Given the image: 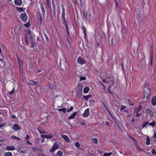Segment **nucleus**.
<instances>
[{"instance_id": "f704fd0d", "label": "nucleus", "mask_w": 156, "mask_h": 156, "mask_svg": "<svg viewBox=\"0 0 156 156\" xmlns=\"http://www.w3.org/2000/svg\"><path fill=\"white\" fill-rule=\"evenodd\" d=\"M149 122L148 121L144 123H143L142 124V127L143 128H144L149 123Z\"/></svg>"}, {"instance_id": "f3484780", "label": "nucleus", "mask_w": 156, "mask_h": 156, "mask_svg": "<svg viewBox=\"0 0 156 156\" xmlns=\"http://www.w3.org/2000/svg\"><path fill=\"white\" fill-rule=\"evenodd\" d=\"M41 9L42 10V12L43 14V16L44 17H45V11L44 10V7L43 5L42 4H41Z\"/></svg>"}, {"instance_id": "aec40b11", "label": "nucleus", "mask_w": 156, "mask_h": 156, "mask_svg": "<svg viewBox=\"0 0 156 156\" xmlns=\"http://www.w3.org/2000/svg\"><path fill=\"white\" fill-rule=\"evenodd\" d=\"M61 7L62 9V16H65V8L64 5L62 4H61Z\"/></svg>"}, {"instance_id": "052dcab7", "label": "nucleus", "mask_w": 156, "mask_h": 156, "mask_svg": "<svg viewBox=\"0 0 156 156\" xmlns=\"http://www.w3.org/2000/svg\"><path fill=\"white\" fill-rule=\"evenodd\" d=\"M151 153L152 154H156V153H155V151L154 149H152V151H151Z\"/></svg>"}, {"instance_id": "c85d7f7f", "label": "nucleus", "mask_w": 156, "mask_h": 156, "mask_svg": "<svg viewBox=\"0 0 156 156\" xmlns=\"http://www.w3.org/2000/svg\"><path fill=\"white\" fill-rule=\"evenodd\" d=\"M46 4L48 8H51V5L49 0H46Z\"/></svg>"}, {"instance_id": "1a4fd4ad", "label": "nucleus", "mask_w": 156, "mask_h": 156, "mask_svg": "<svg viewBox=\"0 0 156 156\" xmlns=\"http://www.w3.org/2000/svg\"><path fill=\"white\" fill-rule=\"evenodd\" d=\"M127 29H126L125 26V25H123V26L122 27V30L121 31V33L122 36H124V33L126 32Z\"/></svg>"}, {"instance_id": "603ef678", "label": "nucleus", "mask_w": 156, "mask_h": 156, "mask_svg": "<svg viewBox=\"0 0 156 156\" xmlns=\"http://www.w3.org/2000/svg\"><path fill=\"white\" fill-rule=\"evenodd\" d=\"M72 2L75 4V5L78 4V2L77 0H72Z\"/></svg>"}, {"instance_id": "f8f14e48", "label": "nucleus", "mask_w": 156, "mask_h": 156, "mask_svg": "<svg viewBox=\"0 0 156 156\" xmlns=\"http://www.w3.org/2000/svg\"><path fill=\"white\" fill-rule=\"evenodd\" d=\"M5 149L8 151H13L15 149V147L13 146H7L5 147Z\"/></svg>"}, {"instance_id": "4d7b16f0", "label": "nucleus", "mask_w": 156, "mask_h": 156, "mask_svg": "<svg viewBox=\"0 0 156 156\" xmlns=\"http://www.w3.org/2000/svg\"><path fill=\"white\" fill-rule=\"evenodd\" d=\"M26 142L28 144H30L31 145H32V144L31 143L29 140H27Z\"/></svg>"}, {"instance_id": "774afa93", "label": "nucleus", "mask_w": 156, "mask_h": 156, "mask_svg": "<svg viewBox=\"0 0 156 156\" xmlns=\"http://www.w3.org/2000/svg\"><path fill=\"white\" fill-rule=\"evenodd\" d=\"M38 156H46V155L45 154H42L41 153H40L39 154Z\"/></svg>"}, {"instance_id": "dca6fc26", "label": "nucleus", "mask_w": 156, "mask_h": 156, "mask_svg": "<svg viewBox=\"0 0 156 156\" xmlns=\"http://www.w3.org/2000/svg\"><path fill=\"white\" fill-rule=\"evenodd\" d=\"M149 96L147 95V96H145V95H144V97L143 98L142 100L144 102H145L146 101H150V98H149Z\"/></svg>"}, {"instance_id": "2f4dec72", "label": "nucleus", "mask_w": 156, "mask_h": 156, "mask_svg": "<svg viewBox=\"0 0 156 156\" xmlns=\"http://www.w3.org/2000/svg\"><path fill=\"white\" fill-rule=\"evenodd\" d=\"M136 147L137 148V150L139 151H143L142 148L138 146L137 145L136 146Z\"/></svg>"}, {"instance_id": "c756f323", "label": "nucleus", "mask_w": 156, "mask_h": 156, "mask_svg": "<svg viewBox=\"0 0 156 156\" xmlns=\"http://www.w3.org/2000/svg\"><path fill=\"white\" fill-rule=\"evenodd\" d=\"M38 130L39 132V133L40 134H46L48 133L47 132H46L44 130H39L38 129Z\"/></svg>"}, {"instance_id": "39448f33", "label": "nucleus", "mask_w": 156, "mask_h": 156, "mask_svg": "<svg viewBox=\"0 0 156 156\" xmlns=\"http://www.w3.org/2000/svg\"><path fill=\"white\" fill-rule=\"evenodd\" d=\"M52 6L53 11V15L55 17H56V8L54 2V0H52Z\"/></svg>"}, {"instance_id": "b1692460", "label": "nucleus", "mask_w": 156, "mask_h": 156, "mask_svg": "<svg viewBox=\"0 0 156 156\" xmlns=\"http://www.w3.org/2000/svg\"><path fill=\"white\" fill-rule=\"evenodd\" d=\"M89 90L90 89L88 87H86L83 89V92L85 94L87 93L88 92Z\"/></svg>"}, {"instance_id": "2eb2a0df", "label": "nucleus", "mask_w": 156, "mask_h": 156, "mask_svg": "<svg viewBox=\"0 0 156 156\" xmlns=\"http://www.w3.org/2000/svg\"><path fill=\"white\" fill-rule=\"evenodd\" d=\"M151 102L153 105L155 106L156 105V97H153L151 100Z\"/></svg>"}, {"instance_id": "4be33fe9", "label": "nucleus", "mask_w": 156, "mask_h": 156, "mask_svg": "<svg viewBox=\"0 0 156 156\" xmlns=\"http://www.w3.org/2000/svg\"><path fill=\"white\" fill-rule=\"evenodd\" d=\"M37 81H34L33 80H30L29 81V83L30 84H33L35 86H36L37 85Z\"/></svg>"}, {"instance_id": "ddd939ff", "label": "nucleus", "mask_w": 156, "mask_h": 156, "mask_svg": "<svg viewBox=\"0 0 156 156\" xmlns=\"http://www.w3.org/2000/svg\"><path fill=\"white\" fill-rule=\"evenodd\" d=\"M17 60L18 61L19 64V67L20 69L21 67H22L23 64V62H22V60L21 59L19 58L18 56H17Z\"/></svg>"}, {"instance_id": "bb28decb", "label": "nucleus", "mask_w": 156, "mask_h": 156, "mask_svg": "<svg viewBox=\"0 0 156 156\" xmlns=\"http://www.w3.org/2000/svg\"><path fill=\"white\" fill-rule=\"evenodd\" d=\"M58 110L59 112H62L64 113H65L66 111V109L65 108L58 109Z\"/></svg>"}, {"instance_id": "c03bdc74", "label": "nucleus", "mask_w": 156, "mask_h": 156, "mask_svg": "<svg viewBox=\"0 0 156 156\" xmlns=\"http://www.w3.org/2000/svg\"><path fill=\"white\" fill-rule=\"evenodd\" d=\"M155 124V122H152L148 124L149 125L151 126H154Z\"/></svg>"}, {"instance_id": "6e6552de", "label": "nucleus", "mask_w": 156, "mask_h": 156, "mask_svg": "<svg viewBox=\"0 0 156 156\" xmlns=\"http://www.w3.org/2000/svg\"><path fill=\"white\" fill-rule=\"evenodd\" d=\"M13 130L15 131H17L21 129L20 127L16 124H15L13 125L12 127Z\"/></svg>"}, {"instance_id": "9d476101", "label": "nucleus", "mask_w": 156, "mask_h": 156, "mask_svg": "<svg viewBox=\"0 0 156 156\" xmlns=\"http://www.w3.org/2000/svg\"><path fill=\"white\" fill-rule=\"evenodd\" d=\"M77 62L78 63L81 64H83L85 63L84 59L80 57H78L77 59Z\"/></svg>"}, {"instance_id": "423d86ee", "label": "nucleus", "mask_w": 156, "mask_h": 156, "mask_svg": "<svg viewBox=\"0 0 156 156\" xmlns=\"http://www.w3.org/2000/svg\"><path fill=\"white\" fill-rule=\"evenodd\" d=\"M83 12V19L86 22H87V14L85 11H82Z\"/></svg>"}, {"instance_id": "49530a36", "label": "nucleus", "mask_w": 156, "mask_h": 156, "mask_svg": "<svg viewBox=\"0 0 156 156\" xmlns=\"http://www.w3.org/2000/svg\"><path fill=\"white\" fill-rule=\"evenodd\" d=\"M80 81L85 80L86 79V77L85 76H81L80 77Z\"/></svg>"}, {"instance_id": "0eeeda50", "label": "nucleus", "mask_w": 156, "mask_h": 156, "mask_svg": "<svg viewBox=\"0 0 156 156\" xmlns=\"http://www.w3.org/2000/svg\"><path fill=\"white\" fill-rule=\"evenodd\" d=\"M89 110V108H87L85 110L84 113L82 115L83 117H87L89 115L90 112Z\"/></svg>"}, {"instance_id": "f257e3e1", "label": "nucleus", "mask_w": 156, "mask_h": 156, "mask_svg": "<svg viewBox=\"0 0 156 156\" xmlns=\"http://www.w3.org/2000/svg\"><path fill=\"white\" fill-rule=\"evenodd\" d=\"M144 94L146 96H147V95L149 96L150 94L151 93V90L149 88V84L147 82H146L144 87Z\"/></svg>"}, {"instance_id": "c9c22d12", "label": "nucleus", "mask_w": 156, "mask_h": 156, "mask_svg": "<svg viewBox=\"0 0 156 156\" xmlns=\"http://www.w3.org/2000/svg\"><path fill=\"white\" fill-rule=\"evenodd\" d=\"M17 10L19 11L20 12H24V11L23 10V8L18 7L17 8Z\"/></svg>"}, {"instance_id": "a19ab883", "label": "nucleus", "mask_w": 156, "mask_h": 156, "mask_svg": "<svg viewBox=\"0 0 156 156\" xmlns=\"http://www.w3.org/2000/svg\"><path fill=\"white\" fill-rule=\"evenodd\" d=\"M11 138H13L14 139L18 140L20 139V138L19 137H17L16 136H12L11 137Z\"/></svg>"}, {"instance_id": "79ce46f5", "label": "nucleus", "mask_w": 156, "mask_h": 156, "mask_svg": "<svg viewBox=\"0 0 156 156\" xmlns=\"http://www.w3.org/2000/svg\"><path fill=\"white\" fill-rule=\"evenodd\" d=\"M128 103L130 106H133V105H134V104L133 103H132L131 102L130 99H129L128 100Z\"/></svg>"}, {"instance_id": "f03ea898", "label": "nucleus", "mask_w": 156, "mask_h": 156, "mask_svg": "<svg viewBox=\"0 0 156 156\" xmlns=\"http://www.w3.org/2000/svg\"><path fill=\"white\" fill-rule=\"evenodd\" d=\"M82 89L83 87L82 84H79L75 91L76 94V96L79 98H81V93H82Z\"/></svg>"}, {"instance_id": "6ab92c4d", "label": "nucleus", "mask_w": 156, "mask_h": 156, "mask_svg": "<svg viewBox=\"0 0 156 156\" xmlns=\"http://www.w3.org/2000/svg\"><path fill=\"white\" fill-rule=\"evenodd\" d=\"M142 109V105H139L137 108L136 109H134L135 111H134V112L135 113L136 111L137 112H139Z\"/></svg>"}, {"instance_id": "de8ad7c7", "label": "nucleus", "mask_w": 156, "mask_h": 156, "mask_svg": "<svg viewBox=\"0 0 156 156\" xmlns=\"http://www.w3.org/2000/svg\"><path fill=\"white\" fill-rule=\"evenodd\" d=\"M25 27H27V28H28L30 26V23L29 22H28L26 24H25L24 25Z\"/></svg>"}, {"instance_id": "cd10ccee", "label": "nucleus", "mask_w": 156, "mask_h": 156, "mask_svg": "<svg viewBox=\"0 0 156 156\" xmlns=\"http://www.w3.org/2000/svg\"><path fill=\"white\" fill-rule=\"evenodd\" d=\"M56 156H62V152L61 151H58L56 154Z\"/></svg>"}, {"instance_id": "6e6d98bb", "label": "nucleus", "mask_w": 156, "mask_h": 156, "mask_svg": "<svg viewBox=\"0 0 156 156\" xmlns=\"http://www.w3.org/2000/svg\"><path fill=\"white\" fill-rule=\"evenodd\" d=\"M14 90H15V88H13L12 91H11V92H9V94H13L14 92Z\"/></svg>"}, {"instance_id": "8fccbe9b", "label": "nucleus", "mask_w": 156, "mask_h": 156, "mask_svg": "<svg viewBox=\"0 0 156 156\" xmlns=\"http://www.w3.org/2000/svg\"><path fill=\"white\" fill-rule=\"evenodd\" d=\"M75 145L77 148H79L80 147V144L78 142H76L75 144Z\"/></svg>"}, {"instance_id": "5701e85b", "label": "nucleus", "mask_w": 156, "mask_h": 156, "mask_svg": "<svg viewBox=\"0 0 156 156\" xmlns=\"http://www.w3.org/2000/svg\"><path fill=\"white\" fill-rule=\"evenodd\" d=\"M12 154L10 152H6L4 153L3 156H12Z\"/></svg>"}, {"instance_id": "e433bc0d", "label": "nucleus", "mask_w": 156, "mask_h": 156, "mask_svg": "<svg viewBox=\"0 0 156 156\" xmlns=\"http://www.w3.org/2000/svg\"><path fill=\"white\" fill-rule=\"evenodd\" d=\"M49 88L52 90L54 87V85L53 84H50L48 87Z\"/></svg>"}, {"instance_id": "412c9836", "label": "nucleus", "mask_w": 156, "mask_h": 156, "mask_svg": "<svg viewBox=\"0 0 156 156\" xmlns=\"http://www.w3.org/2000/svg\"><path fill=\"white\" fill-rule=\"evenodd\" d=\"M76 113L77 112H75L74 113L72 114L68 118V119H72L74 118L75 116L76 115Z\"/></svg>"}, {"instance_id": "0e129e2a", "label": "nucleus", "mask_w": 156, "mask_h": 156, "mask_svg": "<svg viewBox=\"0 0 156 156\" xmlns=\"http://www.w3.org/2000/svg\"><path fill=\"white\" fill-rule=\"evenodd\" d=\"M102 81L104 83H106L107 82V79H103L102 80Z\"/></svg>"}, {"instance_id": "473e14b6", "label": "nucleus", "mask_w": 156, "mask_h": 156, "mask_svg": "<svg viewBox=\"0 0 156 156\" xmlns=\"http://www.w3.org/2000/svg\"><path fill=\"white\" fill-rule=\"evenodd\" d=\"M150 140L148 136H147L146 140V144L148 145L150 144Z\"/></svg>"}, {"instance_id": "a211bd4d", "label": "nucleus", "mask_w": 156, "mask_h": 156, "mask_svg": "<svg viewBox=\"0 0 156 156\" xmlns=\"http://www.w3.org/2000/svg\"><path fill=\"white\" fill-rule=\"evenodd\" d=\"M30 45L31 48H33L34 46V42L35 40L32 37L30 38Z\"/></svg>"}, {"instance_id": "72a5a7b5", "label": "nucleus", "mask_w": 156, "mask_h": 156, "mask_svg": "<svg viewBox=\"0 0 156 156\" xmlns=\"http://www.w3.org/2000/svg\"><path fill=\"white\" fill-rule=\"evenodd\" d=\"M82 29L83 30L84 35L86 37V30L85 28L83 26Z\"/></svg>"}, {"instance_id": "ea45409f", "label": "nucleus", "mask_w": 156, "mask_h": 156, "mask_svg": "<svg viewBox=\"0 0 156 156\" xmlns=\"http://www.w3.org/2000/svg\"><path fill=\"white\" fill-rule=\"evenodd\" d=\"M39 17H40V23L41 25L42 24V16L39 13Z\"/></svg>"}, {"instance_id": "4c0bfd02", "label": "nucleus", "mask_w": 156, "mask_h": 156, "mask_svg": "<svg viewBox=\"0 0 156 156\" xmlns=\"http://www.w3.org/2000/svg\"><path fill=\"white\" fill-rule=\"evenodd\" d=\"M46 136H47L46 137L47 139H50L53 137V135L51 134L46 135Z\"/></svg>"}, {"instance_id": "5fc2aeb1", "label": "nucleus", "mask_w": 156, "mask_h": 156, "mask_svg": "<svg viewBox=\"0 0 156 156\" xmlns=\"http://www.w3.org/2000/svg\"><path fill=\"white\" fill-rule=\"evenodd\" d=\"M61 59H60V61H59V68H61V69H62V71H63V69L61 68Z\"/></svg>"}, {"instance_id": "3c124183", "label": "nucleus", "mask_w": 156, "mask_h": 156, "mask_svg": "<svg viewBox=\"0 0 156 156\" xmlns=\"http://www.w3.org/2000/svg\"><path fill=\"white\" fill-rule=\"evenodd\" d=\"M63 23L66 27L68 26L67 23L66 22V20L63 21Z\"/></svg>"}, {"instance_id": "9b49d317", "label": "nucleus", "mask_w": 156, "mask_h": 156, "mask_svg": "<svg viewBox=\"0 0 156 156\" xmlns=\"http://www.w3.org/2000/svg\"><path fill=\"white\" fill-rule=\"evenodd\" d=\"M14 3L16 5L20 6L22 5V2L21 0H15Z\"/></svg>"}, {"instance_id": "13d9d810", "label": "nucleus", "mask_w": 156, "mask_h": 156, "mask_svg": "<svg viewBox=\"0 0 156 156\" xmlns=\"http://www.w3.org/2000/svg\"><path fill=\"white\" fill-rule=\"evenodd\" d=\"M25 43L26 44V45H29V43L28 42V40H25Z\"/></svg>"}, {"instance_id": "4468645a", "label": "nucleus", "mask_w": 156, "mask_h": 156, "mask_svg": "<svg viewBox=\"0 0 156 156\" xmlns=\"http://www.w3.org/2000/svg\"><path fill=\"white\" fill-rule=\"evenodd\" d=\"M61 137L64 139L67 142H69V139L66 135H62L61 136Z\"/></svg>"}, {"instance_id": "09e8293b", "label": "nucleus", "mask_w": 156, "mask_h": 156, "mask_svg": "<svg viewBox=\"0 0 156 156\" xmlns=\"http://www.w3.org/2000/svg\"><path fill=\"white\" fill-rule=\"evenodd\" d=\"M92 140H93V142H95V144H96L98 143V140H97L96 138H93V139H92Z\"/></svg>"}, {"instance_id": "7c9ffc66", "label": "nucleus", "mask_w": 156, "mask_h": 156, "mask_svg": "<svg viewBox=\"0 0 156 156\" xmlns=\"http://www.w3.org/2000/svg\"><path fill=\"white\" fill-rule=\"evenodd\" d=\"M43 34L44 36V37H45V39L46 40L47 42L48 43L49 41V40L48 38V36H47V34L44 32L43 33Z\"/></svg>"}, {"instance_id": "58836bf2", "label": "nucleus", "mask_w": 156, "mask_h": 156, "mask_svg": "<svg viewBox=\"0 0 156 156\" xmlns=\"http://www.w3.org/2000/svg\"><path fill=\"white\" fill-rule=\"evenodd\" d=\"M112 152L108 153H105L104 154V156H110L112 154Z\"/></svg>"}, {"instance_id": "e2e57ef3", "label": "nucleus", "mask_w": 156, "mask_h": 156, "mask_svg": "<svg viewBox=\"0 0 156 156\" xmlns=\"http://www.w3.org/2000/svg\"><path fill=\"white\" fill-rule=\"evenodd\" d=\"M41 136L42 138H46L47 136L46 135H41Z\"/></svg>"}, {"instance_id": "20e7f679", "label": "nucleus", "mask_w": 156, "mask_h": 156, "mask_svg": "<svg viewBox=\"0 0 156 156\" xmlns=\"http://www.w3.org/2000/svg\"><path fill=\"white\" fill-rule=\"evenodd\" d=\"M20 18L23 21L26 22L27 20V16L25 13H23L21 14Z\"/></svg>"}, {"instance_id": "338daca9", "label": "nucleus", "mask_w": 156, "mask_h": 156, "mask_svg": "<svg viewBox=\"0 0 156 156\" xmlns=\"http://www.w3.org/2000/svg\"><path fill=\"white\" fill-rule=\"evenodd\" d=\"M141 115V114L138 113V112H137V113L136 114V117H139Z\"/></svg>"}, {"instance_id": "7ed1b4c3", "label": "nucleus", "mask_w": 156, "mask_h": 156, "mask_svg": "<svg viewBox=\"0 0 156 156\" xmlns=\"http://www.w3.org/2000/svg\"><path fill=\"white\" fill-rule=\"evenodd\" d=\"M59 146L58 144L57 143H54L53 146L52 148L50 150L51 152H53L56 149L59 148Z\"/></svg>"}, {"instance_id": "a18cd8bd", "label": "nucleus", "mask_w": 156, "mask_h": 156, "mask_svg": "<svg viewBox=\"0 0 156 156\" xmlns=\"http://www.w3.org/2000/svg\"><path fill=\"white\" fill-rule=\"evenodd\" d=\"M73 110V107L72 106H71L69 109H68L67 110V112H69Z\"/></svg>"}, {"instance_id": "393cba45", "label": "nucleus", "mask_w": 156, "mask_h": 156, "mask_svg": "<svg viewBox=\"0 0 156 156\" xmlns=\"http://www.w3.org/2000/svg\"><path fill=\"white\" fill-rule=\"evenodd\" d=\"M102 105H104V106L105 107V109L108 112V113H110V112L109 111V110L108 109V108L107 107L105 104V103L103 101H102Z\"/></svg>"}, {"instance_id": "a878e982", "label": "nucleus", "mask_w": 156, "mask_h": 156, "mask_svg": "<svg viewBox=\"0 0 156 156\" xmlns=\"http://www.w3.org/2000/svg\"><path fill=\"white\" fill-rule=\"evenodd\" d=\"M92 96L91 95H88L87 96H84L83 98L86 100H88V99L91 97Z\"/></svg>"}, {"instance_id": "bf43d9fd", "label": "nucleus", "mask_w": 156, "mask_h": 156, "mask_svg": "<svg viewBox=\"0 0 156 156\" xmlns=\"http://www.w3.org/2000/svg\"><path fill=\"white\" fill-rule=\"evenodd\" d=\"M129 138H130V139H131L132 140H133L135 141H136L135 139L133 137H132V136H131L129 135Z\"/></svg>"}, {"instance_id": "37998d69", "label": "nucleus", "mask_w": 156, "mask_h": 156, "mask_svg": "<svg viewBox=\"0 0 156 156\" xmlns=\"http://www.w3.org/2000/svg\"><path fill=\"white\" fill-rule=\"evenodd\" d=\"M126 107L124 105H122L121 107V108L120 109V111L121 112H122V110L124 109H125L126 108Z\"/></svg>"}, {"instance_id": "864d4df0", "label": "nucleus", "mask_w": 156, "mask_h": 156, "mask_svg": "<svg viewBox=\"0 0 156 156\" xmlns=\"http://www.w3.org/2000/svg\"><path fill=\"white\" fill-rule=\"evenodd\" d=\"M66 32H67V34H68V35H69V31L68 26L66 27Z\"/></svg>"}, {"instance_id": "69168bd1", "label": "nucleus", "mask_w": 156, "mask_h": 156, "mask_svg": "<svg viewBox=\"0 0 156 156\" xmlns=\"http://www.w3.org/2000/svg\"><path fill=\"white\" fill-rule=\"evenodd\" d=\"M24 39H25V40H28L27 36L26 34L24 35Z\"/></svg>"}, {"instance_id": "680f3d73", "label": "nucleus", "mask_w": 156, "mask_h": 156, "mask_svg": "<svg viewBox=\"0 0 156 156\" xmlns=\"http://www.w3.org/2000/svg\"><path fill=\"white\" fill-rule=\"evenodd\" d=\"M30 138V136L28 135H26V139L27 140H28Z\"/></svg>"}]
</instances>
